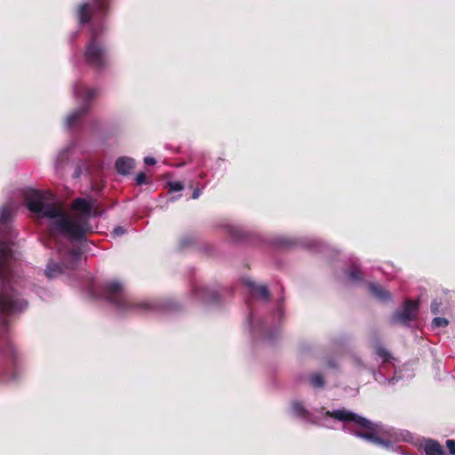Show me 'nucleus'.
I'll use <instances>...</instances> for the list:
<instances>
[{
	"label": "nucleus",
	"instance_id": "nucleus-1",
	"mask_svg": "<svg viewBox=\"0 0 455 455\" xmlns=\"http://www.w3.org/2000/svg\"><path fill=\"white\" fill-rule=\"evenodd\" d=\"M10 259V250L0 245V355L3 358L0 385L17 381L22 369V358L12 340L6 316L21 312L27 307V301L12 284Z\"/></svg>",
	"mask_w": 455,
	"mask_h": 455
},
{
	"label": "nucleus",
	"instance_id": "nucleus-2",
	"mask_svg": "<svg viewBox=\"0 0 455 455\" xmlns=\"http://www.w3.org/2000/svg\"><path fill=\"white\" fill-rule=\"evenodd\" d=\"M25 201L28 209L43 217L54 219L52 224V233H59L65 236L82 238L84 235L83 225L73 221L60 206L44 203V197L41 191L30 189L25 194ZM53 235V234H52Z\"/></svg>",
	"mask_w": 455,
	"mask_h": 455
},
{
	"label": "nucleus",
	"instance_id": "nucleus-3",
	"mask_svg": "<svg viewBox=\"0 0 455 455\" xmlns=\"http://www.w3.org/2000/svg\"><path fill=\"white\" fill-rule=\"evenodd\" d=\"M103 293L108 301L123 312L144 314L177 308L175 303H158L134 299L124 293L123 285L116 281L107 283L103 287Z\"/></svg>",
	"mask_w": 455,
	"mask_h": 455
},
{
	"label": "nucleus",
	"instance_id": "nucleus-4",
	"mask_svg": "<svg viewBox=\"0 0 455 455\" xmlns=\"http://www.w3.org/2000/svg\"><path fill=\"white\" fill-rule=\"evenodd\" d=\"M325 415L342 422H355L356 425L361 427L363 430H353V435L359 438L365 439L377 445H381L387 448L391 447V442L388 440H384L381 437H379L378 435L376 426L371 421L365 418H363L345 409L335 410L331 411H327Z\"/></svg>",
	"mask_w": 455,
	"mask_h": 455
},
{
	"label": "nucleus",
	"instance_id": "nucleus-5",
	"mask_svg": "<svg viewBox=\"0 0 455 455\" xmlns=\"http://www.w3.org/2000/svg\"><path fill=\"white\" fill-rule=\"evenodd\" d=\"M84 58L90 68L98 71L105 69L108 65L107 48L94 28H92V36L85 46Z\"/></svg>",
	"mask_w": 455,
	"mask_h": 455
},
{
	"label": "nucleus",
	"instance_id": "nucleus-6",
	"mask_svg": "<svg viewBox=\"0 0 455 455\" xmlns=\"http://www.w3.org/2000/svg\"><path fill=\"white\" fill-rule=\"evenodd\" d=\"M99 93V89L89 88L87 85L82 83H78L75 85L74 94L75 96L83 100L84 105L71 112L66 118V124L68 127L71 128L75 126L91 109V100Z\"/></svg>",
	"mask_w": 455,
	"mask_h": 455
},
{
	"label": "nucleus",
	"instance_id": "nucleus-7",
	"mask_svg": "<svg viewBox=\"0 0 455 455\" xmlns=\"http://www.w3.org/2000/svg\"><path fill=\"white\" fill-rule=\"evenodd\" d=\"M112 0H92V3H84L76 10V17L81 25L91 22L92 14L106 18L111 11Z\"/></svg>",
	"mask_w": 455,
	"mask_h": 455
},
{
	"label": "nucleus",
	"instance_id": "nucleus-8",
	"mask_svg": "<svg viewBox=\"0 0 455 455\" xmlns=\"http://www.w3.org/2000/svg\"><path fill=\"white\" fill-rule=\"evenodd\" d=\"M71 208L73 211L80 212V214L76 217L70 216V218L73 221L83 225L84 235L83 237L79 239L74 236L68 237L77 242L85 241L87 233L92 232V226L89 222V217L92 215V203L87 201L84 198L77 197L72 202Z\"/></svg>",
	"mask_w": 455,
	"mask_h": 455
},
{
	"label": "nucleus",
	"instance_id": "nucleus-9",
	"mask_svg": "<svg viewBox=\"0 0 455 455\" xmlns=\"http://www.w3.org/2000/svg\"><path fill=\"white\" fill-rule=\"evenodd\" d=\"M419 311V301L406 299L403 308L396 311L391 317L392 323L408 325L411 321L417 319Z\"/></svg>",
	"mask_w": 455,
	"mask_h": 455
},
{
	"label": "nucleus",
	"instance_id": "nucleus-10",
	"mask_svg": "<svg viewBox=\"0 0 455 455\" xmlns=\"http://www.w3.org/2000/svg\"><path fill=\"white\" fill-rule=\"evenodd\" d=\"M194 293L205 303H215L220 300V293L216 290L208 287H194Z\"/></svg>",
	"mask_w": 455,
	"mask_h": 455
},
{
	"label": "nucleus",
	"instance_id": "nucleus-11",
	"mask_svg": "<svg viewBox=\"0 0 455 455\" xmlns=\"http://www.w3.org/2000/svg\"><path fill=\"white\" fill-rule=\"evenodd\" d=\"M244 284L250 289L252 295H259L262 299H269L270 291L267 285H257L252 280L246 278L243 280Z\"/></svg>",
	"mask_w": 455,
	"mask_h": 455
},
{
	"label": "nucleus",
	"instance_id": "nucleus-12",
	"mask_svg": "<svg viewBox=\"0 0 455 455\" xmlns=\"http://www.w3.org/2000/svg\"><path fill=\"white\" fill-rule=\"evenodd\" d=\"M134 167L133 159L126 156L119 157L116 162V169L119 174L126 175L129 174L130 172Z\"/></svg>",
	"mask_w": 455,
	"mask_h": 455
},
{
	"label": "nucleus",
	"instance_id": "nucleus-13",
	"mask_svg": "<svg viewBox=\"0 0 455 455\" xmlns=\"http://www.w3.org/2000/svg\"><path fill=\"white\" fill-rule=\"evenodd\" d=\"M369 291L372 296L380 301H387L391 299L390 293L377 283H370Z\"/></svg>",
	"mask_w": 455,
	"mask_h": 455
},
{
	"label": "nucleus",
	"instance_id": "nucleus-14",
	"mask_svg": "<svg viewBox=\"0 0 455 455\" xmlns=\"http://www.w3.org/2000/svg\"><path fill=\"white\" fill-rule=\"evenodd\" d=\"M423 448L426 455H447L443 446L435 440H427Z\"/></svg>",
	"mask_w": 455,
	"mask_h": 455
},
{
	"label": "nucleus",
	"instance_id": "nucleus-15",
	"mask_svg": "<svg viewBox=\"0 0 455 455\" xmlns=\"http://www.w3.org/2000/svg\"><path fill=\"white\" fill-rule=\"evenodd\" d=\"M44 273L48 278H55L62 274V267L60 264L51 260L48 262Z\"/></svg>",
	"mask_w": 455,
	"mask_h": 455
},
{
	"label": "nucleus",
	"instance_id": "nucleus-16",
	"mask_svg": "<svg viewBox=\"0 0 455 455\" xmlns=\"http://www.w3.org/2000/svg\"><path fill=\"white\" fill-rule=\"evenodd\" d=\"M374 349L376 355L382 359L383 363H388L392 359L391 354L382 346L376 345Z\"/></svg>",
	"mask_w": 455,
	"mask_h": 455
},
{
	"label": "nucleus",
	"instance_id": "nucleus-17",
	"mask_svg": "<svg viewBox=\"0 0 455 455\" xmlns=\"http://www.w3.org/2000/svg\"><path fill=\"white\" fill-rule=\"evenodd\" d=\"M291 408L293 412L299 417L306 418L309 415V412L307 411V410H306L301 402H293L291 404Z\"/></svg>",
	"mask_w": 455,
	"mask_h": 455
},
{
	"label": "nucleus",
	"instance_id": "nucleus-18",
	"mask_svg": "<svg viewBox=\"0 0 455 455\" xmlns=\"http://www.w3.org/2000/svg\"><path fill=\"white\" fill-rule=\"evenodd\" d=\"M309 384L314 387H323L324 386L323 377L319 373H314L309 377Z\"/></svg>",
	"mask_w": 455,
	"mask_h": 455
},
{
	"label": "nucleus",
	"instance_id": "nucleus-19",
	"mask_svg": "<svg viewBox=\"0 0 455 455\" xmlns=\"http://www.w3.org/2000/svg\"><path fill=\"white\" fill-rule=\"evenodd\" d=\"M11 218V211L9 208L4 207L0 211V228L8 224Z\"/></svg>",
	"mask_w": 455,
	"mask_h": 455
},
{
	"label": "nucleus",
	"instance_id": "nucleus-20",
	"mask_svg": "<svg viewBox=\"0 0 455 455\" xmlns=\"http://www.w3.org/2000/svg\"><path fill=\"white\" fill-rule=\"evenodd\" d=\"M168 187H169V192L173 193V192H179V191L183 190L184 184L181 181H172V182L168 183Z\"/></svg>",
	"mask_w": 455,
	"mask_h": 455
},
{
	"label": "nucleus",
	"instance_id": "nucleus-21",
	"mask_svg": "<svg viewBox=\"0 0 455 455\" xmlns=\"http://www.w3.org/2000/svg\"><path fill=\"white\" fill-rule=\"evenodd\" d=\"M349 278L353 281H359L363 279V273L358 267H353L349 271Z\"/></svg>",
	"mask_w": 455,
	"mask_h": 455
},
{
	"label": "nucleus",
	"instance_id": "nucleus-22",
	"mask_svg": "<svg viewBox=\"0 0 455 455\" xmlns=\"http://www.w3.org/2000/svg\"><path fill=\"white\" fill-rule=\"evenodd\" d=\"M449 324V321L444 317H435L433 319V325L436 327H446Z\"/></svg>",
	"mask_w": 455,
	"mask_h": 455
},
{
	"label": "nucleus",
	"instance_id": "nucleus-23",
	"mask_svg": "<svg viewBox=\"0 0 455 455\" xmlns=\"http://www.w3.org/2000/svg\"><path fill=\"white\" fill-rule=\"evenodd\" d=\"M229 233L230 235L236 241L243 240L244 237V234L237 228H231Z\"/></svg>",
	"mask_w": 455,
	"mask_h": 455
},
{
	"label": "nucleus",
	"instance_id": "nucleus-24",
	"mask_svg": "<svg viewBox=\"0 0 455 455\" xmlns=\"http://www.w3.org/2000/svg\"><path fill=\"white\" fill-rule=\"evenodd\" d=\"M135 180L137 185H143L148 183V178L144 172H139L136 177Z\"/></svg>",
	"mask_w": 455,
	"mask_h": 455
},
{
	"label": "nucleus",
	"instance_id": "nucleus-25",
	"mask_svg": "<svg viewBox=\"0 0 455 455\" xmlns=\"http://www.w3.org/2000/svg\"><path fill=\"white\" fill-rule=\"evenodd\" d=\"M446 446L449 450V452L451 454V455H455V441L454 440H451V439H449L446 441Z\"/></svg>",
	"mask_w": 455,
	"mask_h": 455
},
{
	"label": "nucleus",
	"instance_id": "nucleus-26",
	"mask_svg": "<svg viewBox=\"0 0 455 455\" xmlns=\"http://www.w3.org/2000/svg\"><path fill=\"white\" fill-rule=\"evenodd\" d=\"M440 305H441L440 302H438L436 299H434L431 302V306H430L432 313L437 314L439 312Z\"/></svg>",
	"mask_w": 455,
	"mask_h": 455
},
{
	"label": "nucleus",
	"instance_id": "nucleus-27",
	"mask_svg": "<svg viewBox=\"0 0 455 455\" xmlns=\"http://www.w3.org/2000/svg\"><path fill=\"white\" fill-rule=\"evenodd\" d=\"M192 243H193V239H192V238H190V237H184V238H182V239H181V241H180V245H181V247H183V248H184V247H187V246H188V245H190V244H192Z\"/></svg>",
	"mask_w": 455,
	"mask_h": 455
},
{
	"label": "nucleus",
	"instance_id": "nucleus-28",
	"mask_svg": "<svg viewBox=\"0 0 455 455\" xmlns=\"http://www.w3.org/2000/svg\"><path fill=\"white\" fill-rule=\"evenodd\" d=\"M69 253H70V255H71L73 258H75V259H78L80 258V256H81V251H80V250H79V249H73V250H71V251H69Z\"/></svg>",
	"mask_w": 455,
	"mask_h": 455
},
{
	"label": "nucleus",
	"instance_id": "nucleus-29",
	"mask_svg": "<svg viewBox=\"0 0 455 455\" xmlns=\"http://www.w3.org/2000/svg\"><path fill=\"white\" fill-rule=\"evenodd\" d=\"M156 159L153 158V157H150V156H147L144 158V163L147 164V165H154L156 164Z\"/></svg>",
	"mask_w": 455,
	"mask_h": 455
},
{
	"label": "nucleus",
	"instance_id": "nucleus-30",
	"mask_svg": "<svg viewBox=\"0 0 455 455\" xmlns=\"http://www.w3.org/2000/svg\"><path fill=\"white\" fill-rule=\"evenodd\" d=\"M125 233V229L123 227H116L114 229V234L116 235H122Z\"/></svg>",
	"mask_w": 455,
	"mask_h": 455
},
{
	"label": "nucleus",
	"instance_id": "nucleus-31",
	"mask_svg": "<svg viewBox=\"0 0 455 455\" xmlns=\"http://www.w3.org/2000/svg\"><path fill=\"white\" fill-rule=\"evenodd\" d=\"M200 195H201V190H200L198 188H196V189H194V191H193L192 198H193V199H196V198H198V197L200 196Z\"/></svg>",
	"mask_w": 455,
	"mask_h": 455
},
{
	"label": "nucleus",
	"instance_id": "nucleus-32",
	"mask_svg": "<svg viewBox=\"0 0 455 455\" xmlns=\"http://www.w3.org/2000/svg\"><path fill=\"white\" fill-rule=\"evenodd\" d=\"M100 213L98 211H96V210H95V211H94V212H93V216H97V215H100Z\"/></svg>",
	"mask_w": 455,
	"mask_h": 455
}]
</instances>
